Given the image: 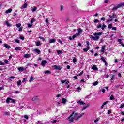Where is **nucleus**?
<instances>
[{
    "label": "nucleus",
    "mask_w": 124,
    "mask_h": 124,
    "mask_svg": "<svg viewBox=\"0 0 124 124\" xmlns=\"http://www.w3.org/2000/svg\"><path fill=\"white\" fill-rule=\"evenodd\" d=\"M103 34V32H100L97 33V36H98V35H102Z\"/></svg>",
    "instance_id": "42"
},
{
    "label": "nucleus",
    "mask_w": 124,
    "mask_h": 124,
    "mask_svg": "<svg viewBox=\"0 0 124 124\" xmlns=\"http://www.w3.org/2000/svg\"><path fill=\"white\" fill-rule=\"evenodd\" d=\"M62 101L63 104H66V102L67 101V99H66V98H62Z\"/></svg>",
    "instance_id": "8"
},
{
    "label": "nucleus",
    "mask_w": 124,
    "mask_h": 124,
    "mask_svg": "<svg viewBox=\"0 0 124 124\" xmlns=\"http://www.w3.org/2000/svg\"><path fill=\"white\" fill-rule=\"evenodd\" d=\"M77 62V59H76V58H74L73 59V62L74 63H75V62Z\"/></svg>",
    "instance_id": "38"
},
{
    "label": "nucleus",
    "mask_w": 124,
    "mask_h": 124,
    "mask_svg": "<svg viewBox=\"0 0 124 124\" xmlns=\"http://www.w3.org/2000/svg\"><path fill=\"white\" fill-rule=\"evenodd\" d=\"M10 79H15V77L14 76H11V77H10Z\"/></svg>",
    "instance_id": "61"
},
{
    "label": "nucleus",
    "mask_w": 124,
    "mask_h": 124,
    "mask_svg": "<svg viewBox=\"0 0 124 124\" xmlns=\"http://www.w3.org/2000/svg\"><path fill=\"white\" fill-rule=\"evenodd\" d=\"M50 122H51V123H52L53 124H55L56 123V122H58L57 120H53V119L50 120Z\"/></svg>",
    "instance_id": "31"
},
{
    "label": "nucleus",
    "mask_w": 124,
    "mask_h": 124,
    "mask_svg": "<svg viewBox=\"0 0 124 124\" xmlns=\"http://www.w3.org/2000/svg\"><path fill=\"white\" fill-rule=\"evenodd\" d=\"M108 102H109L108 101H106V102H104L103 104L102 105L101 108L102 109H103V108L104 107V106H105V105H106V104H108Z\"/></svg>",
    "instance_id": "9"
},
{
    "label": "nucleus",
    "mask_w": 124,
    "mask_h": 124,
    "mask_svg": "<svg viewBox=\"0 0 124 124\" xmlns=\"http://www.w3.org/2000/svg\"><path fill=\"white\" fill-rule=\"evenodd\" d=\"M124 104H121V106L119 107V108H124Z\"/></svg>",
    "instance_id": "59"
},
{
    "label": "nucleus",
    "mask_w": 124,
    "mask_h": 124,
    "mask_svg": "<svg viewBox=\"0 0 124 124\" xmlns=\"http://www.w3.org/2000/svg\"><path fill=\"white\" fill-rule=\"evenodd\" d=\"M65 82H66V80H62L61 81L62 84H64V83H65Z\"/></svg>",
    "instance_id": "58"
},
{
    "label": "nucleus",
    "mask_w": 124,
    "mask_h": 124,
    "mask_svg": "<svg viewBox=\"0 0 124 124\" xmlns=\"http://www.w3.org/2000/svg\"><path fill=\"white\" fill-rule=\"evenodd\" d=\"M53 67L54 69H56V70H61L62 69L61 66H57V65H54Z\"/></svg>",
    "instance_id": "6"
},
{
    "label": "nucleus",
    "mask_w": 124,
    "mask_h": 124,
    "mask_svg": "<svg viewBox=\"0 0 124 124\" xmlns=\"http://www.w3.org/2000/svg\"><path fill=\"white\" fill-rule=\"evenodd\" d=\"M124 6V2L121 3L117 5V7L118 8H121V7H123Z\"/></svg>",
    "instance_id": "11"
},
{
    "label": "nucleus",
    "mask_w": 124,
    "mask_h": 124,
    "mask_svg": "<svg viewBox=\"0 0 124 124\" xmlns=\"http://www.w3.org/2000/svg\"><path fill=\"white\" fill-rule=\"evenodd\" d=\"M34 52H36V53H37V54H40V53H41V52L40 51V50H39V49H34Z\"/></svg>",
    "instance_id": "16"
},
{
    "label": "nucleus",
    "mask_w": 124,
    "mask_h": 124,
    "mask_svg": "<svg viewBox=\"0 0 124 124\" xmlns=\"http://www.w3.org/2000/svg\"><path fill=\"white\" fill-rule=\"evenodd\" d=\"M37 124H42V121H38L37 122Z\"/></svg>",
    "instance_id": "64"
},
{
    "label": "nucleus",
    "mask_w": 124,
    "mask_h": 124,
    "mask_svg": "<svg viewBox=\"0 0 124 124\" xmlns=\"http://www.w3.org/2000/svg\"><path fill=\"white\" fill-rule=\"evenodd\" d=\"M21 83H22V81L19 80L18 81H17V86H21Z\"/></svg>",
    "instance_id": "30"
},
{
    "label": "nucleus",
    "mask_w": 124,
    "mask_h": 124,
    "mask_svg": "<svg viewBox=\"0 0 124 124\" xmlns=\"http://www.w3.org/2000/svg\"><path fill=\"white\" fill-rule=\"evenodd\" d=\"M90 38H92L93 40H95V41H97L99 39V36H93V35H90L89 36Z\"/></svg>",
    "instance_id": "4"
},
{
    "label": "nucleus",
    "mask_w": 124,
    "mask_h": 124,
    "mask_svg": "<svg viewBox=\"0 0 124 124\" xmlns=\"http://www.w3.org/2000/svg\"><path fill=\"white\" fill-rule=\"evenodd\" d=\"M91 105L90 104H88L87 105L84 106L82 108V111H84V110H86L88 107H89Z\"/></svg>",
    "instance_id": "14"
},
{
    "label": "nucleus",
    "mask_w": 124,
    "mask_h": 124,
    "mask_svg": "<svg viewBox=\"0 0 124 124\" xmlns=\"http://www.w3.org/2000/svg\"><path fill=\"white\" fill-rule=\"evenodd\" d=\"M73 39H75L76 38V35L74 34L72 36Z\"/></svg>",
    "instance_id": "60"
},
{
    "label": "nucleus",
    "mask_w": 124,
    "mask_h": 124,
    "mask_svg": "<svg viewBox=\"0 0 124 124\" xmlns=\"http://www.w3.org/2000/svg\"><path fill=\"white\" fill-rule=\"evenodd\" d=\"M77 103H78V104H80V105H84L85 104H86V103H85L84 102L82 101V100H78L77 101Z\"/></svg>",
    "instance_id": "7"
},
{
    "label": "nucleus",
    "mask_w": 124,
    "mask_h": 124,
    "mask_svg": "<svg viewBox=\"0 0 124 124\" xmlns=\"http://www.w3.org/2000/svg\"><path fill=\"white\" fill-rule=\"evenodd\" d=\"M68 38L70 40H73V38L71 36H69Z\"/></svg>",
    "instance_id": "62"
},
{
    "label": "nucleus",
    "mask_w": 124,
    "mask_h": 124,
    "mask_svg": "<svg viewBox=\"0 0 124 124\" xmlns=\"http://www.w3.org/2000/svg\"><path fill=\"white\" fill-rule=\"evenodd\" d=\"M39 38H40V39H42V41H45V39H44V37L40 36Z\"/></svg>",
    "instance_id": "47"
},
{
    "label": "nucleus",
    "mask_w": 124,
    "mask_h": 124,
    "mask_svg": "<svg viewBox=\"0 0 124 124\" xmlns=\"http://www.w3.org/2000/svg\"><path fill=\"white\" fill-rule=\"evenodd\" d=\"M18 70L19 71H24V70H25V69H24V68L23 67H20L19 68H18Z\"/></svg>",
    "instance_id": "25"
},
{
    "label": "nucleus",
    "mask_w": 124,
    "mask_h": 124,
    "mask_svg": "<svg viewBox=\"0 0 124 124\" xmlns=\"http://www.w3.org/2000/svg\"><path fill=\"white\" fill-rule=\"evenodd\" d=\"M104 62V63L105 64V66H107V64H108L107 61H106Z\"/></svg>",
    "instance_id": "63"
},
{
    "label": "nucleus",
    "mask_w": 124,
    "mask_h": 124,
    "mask_svg": "<svg viewBox=\"0 0 124 124\" xmlns=\"http://www.w3.org/2000/svg\"><path fill=\"white\" fill-rule=\"evenodd\" d=\"M104 50H105V46H103L100 50V52H101V53H103V52H104Z\"/></svg>",
    "instance_id": "21"
},
{
    "label": "nucleus",
    "mask_w": 124,
    "mask_h": 124,
    "mask_svg": "<svg viewBox=\"0 0 124 124\" xmlns=\"http://www.w3.org/2000/svg\"><path fill=\"white\" fill-rule=\"evenodd\" d=\"M45 74H51V72L49 70H46L44 72Z\"/></svg>",
    "instance_id": "22"
},
{
    "label": "nucleus",
    "mask_w": 124,
    "mask_h": 124,
    "mask_svg": "<svg viewBox=\"0 0 124 124\" xmlns=\"http://www.w3.org/2000/svg\"><path fill=\"white\" fill-rule=\"evenodd\" d=\"M5 24L7 26V27H11V24L9 23L8 21L5 22Z\"/></svg>",
    "instance_id": "23"
},
{
    "label": "nucleus",
    "mask_w": 124,
    "mask_h": 124,
    "mask_svg": "<svg viewBox=\"0 0 124 124\" xmlns=\"http://www.w3.org/2000/svg\"><path fill=\"white\" fill-rule=\"evenodd\" d=\"M19 38H20V39H21L22 40H24V39H25V37H23V36H20Z\"/></svg>",
    "instance_id": "51"
},
{
    "label": "nucleus",
    "mask_w": 124,
    "mask_h": 124,
    "mask_svg": "<svg viewBox=\"0 0 124 124\" xmlns=\"http://www.w3.org/2000/svg\"><path fill=\"white\" fill-rule=\"evenodd\" d=\"M21 48L20 47H17L15 48L16 51H20L21 50Z\"/></svg>",
    "instance_id": "28"
},
{
    "label": "nucleus",
    "mask_w": 124,
    "mask_h": 124,
    "mask_svg": "<svg viewBox=\"0 0 124 124\" xmlns=\"http://www.w3.org/2000/svg\"><path fill=\"white\" fill-rule=\"evenodd\" d=\"M99 20L98 19H95L94 20V23H99Z\"/></svg>",
    "instance_id": "46"
},
{
    "label": "nucleus",
    "mask_w": 124,
    "mask_h": 124,
    "mask_svg": "<svg viewBox=\"0 0 124 124\" xmlns=\"http://www.w3.org/2000/svg\"><path fill=\"white\" fill-rule=\"evenodd\" d=\"M105 28H106V25L105 24H103L102 26V31H104V29H105Z\"/></svg>",
    "instance_id": "32"
},
{
    "label": "nucleus",
    "mask_w": 124,
    "mask_h": 124,
    "mask_svg": "<svg viewBox=\"0 0 124 124\" xmlns=\"http://www.w3.org/2000/svg\"><path fill=\"white\" fill-rule=\"evenodd\" d=\"M33 22H35V19L34 18H32V19L31 21V24H32Z\"/></svg>",
    "instance_id": "41"
},
{
    "label": "nucleus",
    "mask_w": 124,
    "mask_h": 124,
    "mask_svg": "<svg viewBox=\"0 0 124 124\" xmlns=\"http://www.w3.org/2000/svg\"><path fill=\"white\" fill-rule=\"evenodd\" d=\"M108 29H112V24H109L108 26Z\"/></svg>",
    "instance_id": "48"
},
{
    "label": "nucleus",
    "mask_w": 124,
    "mask_h": 124,
    "mask_svg": "<svg viewBox=\"0 0 124 124\" xmlns=\"http://www.w3.org/2000/svg\"><path fill=\"white\" fill-rule=\"evenodd\" d=\"M27 6H28V4H27L26 3H24L23 6L22 7V8H27Z\"/></svg>",
    "instance_id": "26"
},
{
    "label": "nucleus",
    "mask_w": 124,
    "mask_h": 124,
    "mask_svg": "<svg viewBox=\"0 0 124 124\" xmlns=\"http://www.w3.org/2000/svg\"><path fill=\"white\" fill-rule=\"evenodd\" d=\"M78 33H82V29L79 28L78 29Z\"/></svg>",
    "instance_id": "29"
},
{
    "label": "nucleus",
    "mask_w": 124,
    "mask_h": 124,
    "mask_svg": "<svg viewBox=\"0 0 124 124\" xmlns=\"http://www.w3.org/2000/svg\"><path fill=\"white\" fill-rule=\"evenodd\" d=\"M92 68L93 69V70H98V68H97V67H96V65H93Z\"/></svg>",
    "instance_id": "15"
},
{
    "label": "nucleus",
    "mask_w": 124,
    "mask_h": 124,
    "mask_svg": "<svg viewBox=\"0 0 124 124\" xmlns=\"http://www.w3.org/2000/svg\"><path fill=\"white\" fill-rule=\"evenodd\" d=\"M38 96H36L32 98V101H36V100H38Z\"/></svg>",
    "instance_id": "17"
},
{
    "label": "nucleus",
    "mask_w": 124,
    "mask_h": 124,
    "mask_svg": "<svg viewBox=\"0 0 124 124\" xmlns=\"http://www.w3.org/2000/svg\"><path fill=\"white\" fill-rule=\"evenodd\" d=\"M33 80H35V78H34L33 77L31 76L30 77V79L29 80V82H32V81H33Z\"/></svg>",
    "instance_id": "20"
},
{
    "label": "nucleus",
    "mask_w": 124,
    "mask_h": 124,
    "mask_svg": "<svg viewBox=\"0 0 124 124\" xmlns=\"http://www.w3.org/2000/svg\"><path fill=\"white\" fill-rule=\"evenodd\" d=\"M15 42H16V43H20V41H19V40L18 39H16Z\"/></svg>",
    "instance_id": "56"
},
{
    "label": "nucleus",
    "mask_w": 124,
    "mask_h": 124,
    "mask_svg": "<svg viewBox=\"0 0 124 124\" xmlns=\"http://www.w3.org/2000/svg\"><path fill=\"white\" fill-rule=\"evenodd\" d=\"M117 41L119 42V44H121V45L123 44V42H122V40L121 39H118Z\"/></svg>",
    "instance_id": "27"
},
{
    "label": "nucleus",
    "mask_w": 124,
    "mask_h": 124,
    "mask_svg": "<svg viewBox=\"0 0 124 124\" xmlns=\"http://www.w3.org/2000/svg\"><path fill=\"white\" fill-rule=\"evenodd\" d=\"M84 74V72L83 71H81L79 74L78 75L79 76H82V75Z\"/></svg>",
    "instance_id": "52"
},
{
    "label": "nucleus",
    "mask_w": 124,
    "mask_h": 124,
    "mask_svg": "<svg viewBox=\"0 0 124 124\" xmlns=\"http://www.w3.org/2000/svg\"><path fill=\"white\" fill-rule=\"evenodd\" d=\"M6 102L7 103H9L11 102L12 103H15V100L12 99V98L8 97L6 100Z\"/></svg>",
    "instance_id": "3"
},
{
    "label": "nucleus",
    "mask_w": 124,
    "mask_h": 124,
    "mask_svg": "<svg viewBox=\"0 0 124 124\" xmlns=\"http://www.w3.org/2000/svg\"><path fill=\"white\" fill-rule=\"evenodd\" d=\"M101 61H103V62H104L106 60H105V58L104 57H101Z\"/></svg>",
    "instance_id": "40"
},
{
    "label": "nucleus",
    "mask_w": 124,
    "mask_h": 124,
    "mask_svg": "<svg viewBox=\"0 0 124 124\" xmlns=\"http://www.w3.org/2000/svg\"><path fill=\"white\" fill-rule=\"evenodd\" d=\"M102 25L101 24H99L98 26H97V29H100Z\"/></svg>",
    "instance_id": "50"
},
{
    "label": "nucleus",
    "mask_w": 124,
    "mask_h": 124,
    "mask_svg": "<svg viewBox=\"0 0 124 124\" xmlns=\"http://www.w3.org/2000/svg\"><path fill=\"white\" fill-rule=\"evenodd\" d=\"M27 81V78H24L23 80H22V83H25Z\"/></svg>",
    "instance_id": "53"
},
{
    "label": "nucleus",
    "mask_w": 124,
    "mask_h": 124,
    "mask_svg": "<svg viewBox=\"0 0 124 124\" xmlns=\"http://www.w3.org/2000/svg\"><path fill=\"white\" fill-rule=\"evenodd\" d=\"M112 17V19L113 18H117V16H116V14H113Z\"/></svg>",
    "instance_id": "49"
},
{
    "label": "nucleus",
    "mask_w": 124,
    "mask_h": 124,
    "mask_svg": "<svg viewBox=\"0 0 124 124\" xmlns=\"http://www.w3.org/2000/svg\"><path fill=\"white\" fill-rule=\"evenodd\" d=\"M12 12V9L10 8L6 11L5 13L6 14H8V13H11V12Z\"/></svg>",
    "instance_id": "13"
},
{
    "label": "nucleus",
    "mask_w": 124,
    "mask_h": 124,
    "mask_svg": "<svg viewBox=\"0 0 124 124\" xmlns=\"http://www.w3.org/2000/svg\"><path fill=\"white\" fill-rule=\"evenodd\" d=\"M5 116H8V115H9V112H5Z\"/></svg>",
    "instance_id": "57"
},
{
    "label": "nucleus",
    "mask_w": 124,
    "mask_h": 124,
    "mask_svg": "<svg viewBox=\"0 0 124 124\" xmlns=\"http://www.w3.org/2000/svg\"><path fill=\"white\" fill-rule=\"evenodd\" d=\"M4 47H5V48L6 49H10V48H11V46L7 45V44H4Z\"/></svg>",
    "instance_id": "10"
},
{
    "label": "nucleus",
    "mask_w": 124,
    "mask_h": 124,
    "mask_svg": "<svg viewBox=\"0 0 124 124\" xmlns=\"http://www.w3.org/2000/svg\"><path fill=\"white\" fill-rule=\"evenodd\" d=\"M98 84V81H95L93 83V86H97Z\"/></svg>",
    "instance_id": "36"
},
{
    "label": "nucleus",
    "mask_w": 124,
    "mask_h": 124,
    "mask_svg": "<svg viewBox=\"0 0 124 124\" xmlns=\"http://www.w3.org/2000/svg\"><path fill=\"white\" fill-rule=\"evenodd\" d=\"M48 63V61L47 60H43L41 62V65L42 66H43V67H44V66H45V65L47 64Z\"/></svg>",
    "instance_id": "5"
},
{
    "label": "nucleus",
    "mask_w": 124,
    "mask_h": 124,
    "mask_svg": "<svg viewBox=\"0 0 124 124\" xmlns=\"http://www.w3.org/2000/svg\"><path fill=\"white\" fill-rule=\"evenodd\" d=\"M110 81H113L114 79H115V75H112V76L111 77Z\"/></svg>",
    "instance_id": "34"
},
{
    "label": "nucleus",
    "mask_w": 124,
    "mask_h": 124,
    "mask_svg": "<svg viewBox=\"0 0 124 124\" xmlns=\"http://www.w3.org/2000/svg\"><path fill=\"white\" fill-rule=\"evenodd\" d=\"M30 65H32V64H31V63H28L26 65V68H28V66H30Z\"/></svg>",
    "instance_id": "54"
},
{
    "label": "nucleus",
    "mask_w": 124,
    "mask_h": 124,
    "mask_svg": "<svg viewBox=\"0 0 124 124\" xmlns=\"http://www.w3.org/2000/svg\"><path fill=\"white\" fill-rule=\"evenodd\" d=\"M5 64V63H4V62H3L2 61H0V65H4Z\"/></svg>",
    "instance_id": "43"
},
{
    "label": "nucleus",
    "mask_w": 124,
    "mask_h": 124,
    "mask_svg": "<svg viewBox=\"0 0 124 124\" xmlns=\"http://www.w3.org/2000/svg\"><path fill=\"white\" fill-rule=\"evenodd\" d=\"M89 49H90V47H88L83 48V51L84 52H88V51H89Z\"/></svg>",
    "instance_id": "24"
},
{
    "label": "nucleus",
    "mask_w": 124,
    "mask_h": 124,
    "mask_svg": "<svg viewBox=\"0 0 124 124\" xmlns=\"http://www.w3.org/2000/svg\"><path fill=\"white\" fill-rule=\"evenodd\" d=\"M86 43H87V47H89V46H90V42H89V41H87Z\"/></svg>",
    "instance_id": "55"
},
{
    "label": "nucleus",
    "mask_w": 124,
    "mask_h": 124,
    "mask_svg": "<svg viewBox=\"0 0 124 124\" xmlns=\"http://www.w3.org/2000/svg\"><path fill=\"white\" fill-rule=\"evenodd\" d=\"M24 58H25V59H27L28 58H30L31 57V54H24L23 56Z\"/></svg>",
    "instance_id": "12"
},
{
    "label": "nucleus",
    "mask_w": 124,
    "mask_h": 124,
    "mask_svg": "<svg viewBox=\"0 0 124 124\" xmlns=\"http://www.w3.org/2000/svg\"><path fill=\"white\" fill-rule=\"evenodd\" d=\"M85 115V113H82L79 116H78V113H75V111L72 112V114L66 119L67 120H69L70 123H72V122H77L79 119H81L83 116ZM78 116V117H77Z\"/></svg>",
    "instance_id": "1"
},
{
    "label": "nucleus",
    "mask_w": 124,
    "mask_h": 124,
    "mask_svg": "<svg viewBox=\"0 0 124 124\" xmlns=\"http://www.w3.org/2000/svg\"><path fill=\"white\" fill-rule=\"evenodd\" d=\"M58 54H62V50H57Z\"/></svg>",
    "instance_id": "45"
},
{
    "label": "nucleus",
    "mask_w": 124,
    "mask_h": 124,
    "mask_svg": "<svg viewBox=\"0 0 124 124\" xmlns=\"http://www.w3.org/2000/svg\"><path fill=\"white\" fill-rule=\"evenodd\" d=\"M36 9H37V8L36 7H34L33 8H32V12H34V11H36Z\"/></svg>",
    "instance_id": "33"
},
{
    "label": "nucleus",
    "mask_w": 124,
    "mask_h": 124,
    "mask_svg": "<svg viewBox=\"0 0 124 124\" xmlns=\"http://www.w3.org/2000/svg\"><path fill=\"white\" fill-rule=\"evenodd\" d=\"M28 28H31V27H32V24L31 23H29L28 24Z\"/></svg>",
    "instance_id": "44"
},
{
    "label": "nucleus",
    "mask_w": 124,
    "mask_h": 124,
    "mask_svg": "<svg viewBox=\"0 0 124 124\" xmlns=\"http://www.w3.org/2000/svg\"><path fill=\"white\" fill-rule=\"evenodd\" d=\"M21 23H18L16 25L17 28H20V27H21Z\"/></svg>",
    "instance_id": "39"
},
{
    "label": "nucleus",
    "mask_w": 124,
    "mask_h": 124,
    "mask_svg": "<svg viewBox=\"0 0 124 124\" xmlns=\"http://www.w3.org/2000/svg\"><path fill=\"white\" fill-rule=\"evenodd\" d=\"M110 100H115V97H114V96L111 95L110 97Z\"/></svg>",
    "instance_id": "37"
},
{
    "label": "nucleus",
    "mask_w": 124,
    "mask_h": 124,
    "mask_svg": "<svg viewBox=\"0 0 124 124\" xmlns=\"http://www.w3.org/2000/svg\"><path fill=\"white\" fill-rule=\"evenodd\" d=\"M56 42L55 39H51L49 40V43H55Z\"/></svg>",
    "instance_id": "18"
},
{
    "label": "nucleus",
    "mask_w": 124,
    "mask_h": 124,
    "mask_svg": "<svg viewBox=\"0 0 124 124\" xmlns=\"http://www.w3.org/2000/svg\"><path fill=\"white\" fill-rule=\"evenodd\" d=\"M6 102L7 103H9L11 102L12 103H15V100L12 99V98L8 97L6 100Z\"/></svg>",
    "instance_id": "2"
},
{
    "label": "nucleus",
    "mask_w": 124,
    "mask_h": 124,
    "mask_svg": "<svg viewBox=\"0 0 124 124\" xmlns=\"http://www.w3.org/2000/svg\"><path fill=\"white\" fill-rule=\"evenodd\" d=\"M36 46H40V45H41V42L40 41H37L36 42Z\"/></svg>",
    "instance_id": "19"
},
{
    "label": "nucleus",
    "mask_w": 124,
    "mask_h": 124,
    "mask_svg": "<svg viewBox=\"0 0 124 124\" xmlns=\"http://www.w3.org/2000/svg\"><path fill=\"white\" fill-rule=\"evenodd\" d=\"M118 8H119L118 6L117 5L115 6L114 7H113L112 8V10H113V11L117 10V9H118Z\"/></svg>",
    "instance_id": "35"
}]
</instances>
